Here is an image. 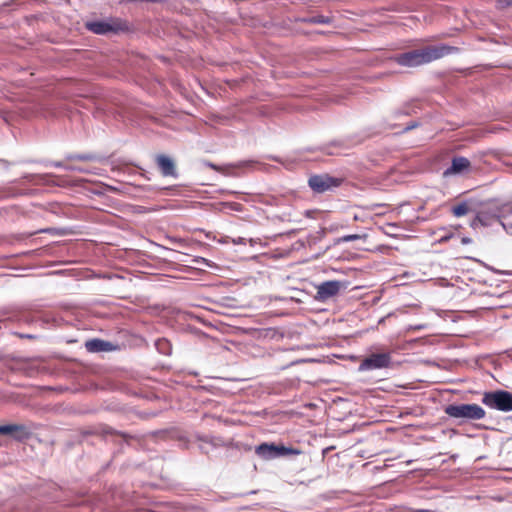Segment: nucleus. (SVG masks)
I'll return each instance as SVG.
<instances>
[{"instance_id":"obj_38","label":"nucleus","mask_w":512,"mask_h":512,"mask_svg":"<svg viewBox=\"0 0 512 512\" xmlns=\"http://www.w3.org/2000/svg\"><path fill=\"white\" fill-rule=\"evenodd\" d=\"M330 247H331L330 245H329V246H326V247L322 250V252H320V253H318V254H317V257H318V256H320V255H322V254H324V253H325V252H326Z\"/></svg>"},{"instance_id":"obj_37","label":"nucleus","mask_w":512,"mask_h":512,"mask_svg":"<svg viewBox=\"0 0 512 512\" xmlns=\"http://www.w3.org/2000/svg\"><path fill=\"white\" fill-rule=\"evenodd\" d=\"M56 231V234L58 235H65L66 232H65V229L63 228H60V229H54Z\"/></svg>"},{"instance_id":"obj_7","label":"nucleus","mask_w":512,"mask_h":512,"mask_svg":"<svg viewBox=\"0 0 512 512\" xmlns=\"http://www.w3.org/2000/svg\"><path fill=\"white\" fill-rule=\"evenodd\" d=\"M343 179L331 176L328 173L314 174L308 178L309 188L316 194H323L340 187Z\"/></svg>"},{"instance_id":"obj_8","label":"nucleus","mask_w":512,"mask_h":512,"mask_svg":"<svg viewBox=\"0 0 512 512\" xmlns=\"http://www.w3.org/2000/svg\"><path fill=\"white\" fill-rule=\"evenodd\" d=\"M504 207L505 206H497L495 208H489L477 212L470 222V227L475 230L479 226L490 227L494 222H499Z\"/></svg>"},{"instance_id":"obj_12","label":"nucleus","mask_w":512,"mask_h":512,"mask_svg":"<svg viewBox=\"0 0 512 512\" xmlns=\"http://www.w3.org/2000/svg\"><path fill=\"white\" fill-rule=\"evenodd\" d=\"M86 28L94 34L106 35L109 33H117L121 30V25L116 22L108 21H88L85 24Z\"/></svg>"},{"instance_id":"obj_6","label":"nucleus","mask_w":512,"mask_h":512,"mask_svg":"<svg viewBox=\"0 0 512 512\" xmlns=\"http://www.w3.org/2000/svg\"><path fill=\"white\" fill-rule=\"evenodd\" d=\"M481 402L488 408L507 413L512 411V392L503 389L486 391Z\"/></svg>"},{"instance_id":"obj_20","label":"nucleus","mask_w":512,"mask_h":512,"mask_svg":"<svg viewBox=\"0 0 512 512\" xmlns=\"http://www.w3.org/2000/svg\"><path fill=\"white\" fill-rule=\"evenodd\" d=\"M362 238H366V235L348 234V235H344V236L334 239L333 245H338V244L344 243V242H351V241L359 240Z\"/></svg>"},{"instance_id":"obj_35","label":"nucleus","mask_w":512,"mask_h":512,"mask_svg":"<svg viewBox=\"0 0 512 512\" xmlns=\"http://www.w3.org/2000/svg\"><path fill=\"white\" fill-rule=\"evenodd\" d=\"M461 243H462V244H470V243H472V239H471V238H469V237H463V238L461 239Z\"/></svg>"},{"instance_id":"obj_19","label":"nucleus","mask_w":512,"mask_h":512,"mask_svg":"<svg viewBox=\"0 0 512 512\" xmlns=\"http://www.w3.org/2000/svg\"><path fill=\"white\" fill-rule=\"evenodd\" d=\"M499 223L507 234L512 235V218L511 215H507L505 209L502 212Z\"/></svg>"},{"instance_id":"obj_28","label":"nucleus","mask_w":512,"mask_h":512,"mask_svg":"<svg viewBox=\"0 0 512 512\" xmlns=\"http://www.w3.org/2000/svg\"><path fill=\"white\" fill-rule=\"evenodd\" d=\"M227 205L230 207V209L237 211V212H241L243 210V205L240 203L230 202V203H227Z\"/></svg>"},{"instance_id":"obj_33","label":"nucleus","mask_w":512,"mask_h":512,"mask_svg":"<svg viewBox=\"0 0 512 512\" xmlns=\"http://www.w3.org/2000/svg\"><path fill=\"white\" fill-rule=\"evenodd\" d=\"M15 334L18 335L20 338H25V339H34L36 337L33 334H24V333H15Z\"/></svg>"},{"instance_id":"obj_5","label":"nucleus","mask_w":512,"mask_h":512,"mask_svg":"<svg viewBox=\"0 0 512 512\" xmlns=\"http://www.w3.org/2000/svg\"><path fill=\"white\" fill-rule=\"evenodd\" d=\"M393 364L392 354L387 350L372 351L363 357L357 371L368 372L391 368Z\"/></svg>"},{"instance_id":"obj_2","label":"nucleus","mask_w":512,"mask_h":512,"mask_svg":"<svg viewBox=\"0 0 512 512\" xmlns=\"http://www.w3.org/2000/svg\"><path fill=\"white\" fill-rule=\"evenodd\" d=\"M444 413L459 424L483 419L486 415L484 408L476 403H450L443 407Z\"/></svg>"},{"instance_id":"obj_34","label":"nucleus","mask_w":512,"mask_h":512,"mask_svg":"<svg viewBox=\"0 0 512 512\" xmlns=\"http://www.w3.org/2000/svg\"><path fill=\"white\" fill-rule=\"evenodd\" d=\"M205 445H206V444L201 443V444L199 445V450H200V451H201V453H203V454H208V453H209V450L207 449V447H206Z\"/></svg>"},{"instance_id":"obj_23","label":"nucleus","mask_w":512,"mask_h":512,"mask_svg":"<svg viewBox=\"0 0 512 512\" xmlns=\"http://www.w3.org/2000/svg\"><path fill=\"white\" fill-rule=\"evenodd\" d=\"M192 262L195 263V264H198V265H205L207 267H214L215 264L211 261V260H208L204 257H201V256H196L192 259Z\"/></svg>"},{"instance_id":"obj_32","label":"nucleus","mask_w":512,"mask_h":512,"mask_svg":"<svg viewBox=\"0 0 512 512\" xmlns=\"http://www.w3.org/2000/svg\"><path fill=\"white\" fill-rule=\"evenodd\" d=\"M203 164L206 166V167H209L215 171H219V168L218 166L215 164V163H212L210 161H203Z\"/></svg>"},{"instance_id":"obj_4","label":"nucleus","mask_w":512,"mask_h":512,"mask_svg":"<svg viewBox=\"0 0 512 512\" xmlns=\"http://www.w3.org/2000/svg\"><path fill=\"white\" fill-rule=\"evenodd\" d=\"M87 435H95L99 437L100 440L106 443H112L118 446L117 450L113 452V455L122 453L124 447L130 445V441L134 440L136 437L127 432L118 431L108 425H103L100 428L94 431H88L84 433V437Z\"/></svg>"},{"instance_id":"obj_39","label":"nucleus","mask_w":512,"mask_h":512,"mask_svg":"<svg viewBox=\"0 0 512 512\" xmlns=\"http://www.w3.org/2000/svg\"><path fill=\"white\" fill-rule=\"evenodd\" d=\"M243 241H244V239H243V238H241V237H239L237 240H234L233 242H234L235 244H240V243H243Z\"/></svg>"},{"instance_id":"obj_44","label":"nucleus","mask_w":512,"mask_h":512,"mask_svg":"<svg viewBox=\"0 0 512 512\" xmlns=\"http://www.w3.org/2000/svg\"><path fill=\"white\" fill-rule=\"evenodd\" d=\"M417 512H427L426 510H418Z\"/></svg>"},{"instance_id":"obj_42","label":"nucleus","mask_w":512,"mask_h":512,"mask_svg":"<svg viewBox=\"0 0 512 512\" xmlns=\"http://www.w3.org/2000/svg\"><path fill=\"white\" fill-rule=\"evenodd\" d=\"M506 213H507V215H511V218H512V207H511V208L509 209V211H508V212H506Z\"/></svg>"},{"instance_id":"obj_3","label":"nucleus","mask_w":512,"mask_h":512,"mask_svg":"<svg viewBox=\"0 0 512 512\" xmlns=\"http://www.w3.org/2000/svg\"><path fill=\"white\" fill-rule=\"evenodd\" d=\"M255 454L262 460L270 461L278 458L297 456L302 451L283 442H261L255 446Z\"/></svg>"},{"instance_id":"obj_29","label":"nucleus","mask_w":512,"mask_h":512,"mask_svg":"<svg viewBox=\"0 0 512 512\" xmlns=\"http://www.w3.org/2000/svg\"><path fill=\"white\" fill-rule=\"evenodd\" d=\"M497 6L499 8H506L512 6V0H497Z\"/></svg>"},{"instance_id":"obj_16","label":"nucleus","mask_w":512,"mask_h":512,"mask_svg":"<svg viewBox=\"0 0 512 512\" xmlns=\"http://www.w3.org/2000/svg\"><path fill=\"white\" fill-rule=\"evenodd\" d=\"M472 202L473 201L471 199H466V200L459 202L456 205H453L451 207V213L456 218L465 216L467 213L473 211Z\"/></svg>"},{"instance_id":"obj_24","label":"nucleus","mask_w":512,"mask_h":512,"mask_svg":"<svg viewBox=\"0 0 512 512\" xmlns=\"http://www.w3.org/2000/svg\"><path fill=\"white\" fill-rule=\"evenodd\" d=\"M65 169L68 170V171H77V172H80V173H93V174H97L95 171L86 169L84 167L75 166V165H69L68 167H65Z\"/></svg>"},{"instance_id":"obj_15","label":"nucleus","mask_w":512,"mask_h":512,"mask_svg":"<svg viewBox=\"0 0 512 512\" xmlns=\"http://www.w3.org/2000/svg\"><path fill=\"white\" fill-rule=\"evenodd\" d=\"M67 160H79V161H95V162H103L106 160V157L100 155L98 153H73L68 154L66 156Z\"/></svg>"},{"instance_id":"obj_26","label":"nucleus","mask_w":512,"mask_h":512,"mask_svg":"<svg viewBox=\"0 0 512 512\" xmlns=\"http://www.w3.org/2000/svg\"><path fill=\"white\" fill-rule=\"evenodd\" d=\"M42 163H43L46 167L51 166V167L64 168V169H65V167H68V166H69V165H64V163H63V162H61V161H44V162H42Z\"/></svg>"},{"instance_id":"obj_18","label":"nucleus","mask_w":512,"mask_h":512,"mask_svg":"<svg viewBox=\"0 0 512 512\" xmlns=\"http://www.w3.org/2000/svg\"><path fill=\"white\" fill-rule=\"evenodd\" d=\"M154 346L158 353L164 356H170L172 354V344L167 338H158L154 342Z\"/></svg>"},{"instance_id":"obj_41","label":"nucleus","mask_w":512,"mask_h":512,"mask_svg":"<svg viewBox=\"0 0 512 512\" xmlns=\"http://www.w3.org/2000/svg\"><path fill=\"white\" fill-rule=\"evenodd\" d=\"M22 319H23L24 321H27V322H28V321H30V317H29V315H23V316H22Z\"/></svg>"},{"instance_id":"obj_13","label":"nucleus","mask_w":512,"mask_h":512,"mask_svg":"<svg viewBox=\"0 0 512 512\" xmlns=\"http://www.w3.org/2000/svg\"><path fill=\"white\" fill-rule=\"evenodd\" d=\"M156 164L164 177L178 178L179 173L175 161L168 155L159 154L156 156Z\"/></svg>"},{"instance_id":"obj_31","label":"nucleus","mask_w":512,"mask_h":512,"mask_svg":"<svg viewBox=\"0 0 512 512\" xmlns=\"http://www.w3.org/2000/svg\"><path fill=\"white\" fill-rule=\"evenodd\" d=\"M420 125H421V123H419L417 121H410L409 123L406 124V126L404 128H409V129L418 128Z\"/></svg>"},{"instance_id":"obj_40","label":"nucleus","mask_w":512,"mask_h":512,"mask_svg":"<svg viewBox=\"0 0 512 512\" xmlns=\"http://www.w3.org/2000/svg\"><path fill=\"white\" fill-rule=\"evenodd\" d=\"M312 213H314V211L307 210V211L305 212V215H306L307 217H311V214H312Z\"/></svg>"},{"instance_id":"obj_14","label":"nucleus","mask_w":512,"mask_h":512,"mask_svg":"<svg viewBox=\"0 0 512 512\" xmlns=\"http://www.w3.org/2000/svg\"><path fill=\"white\" fill-rule=\"evenodd\" d=\"M471 168V162L468 158L464 156H454L451 159V164L448 168H446L443 172V175L452 176V175H462L465 172H468Z\"/></svg>"},{"instance_id":"obj_36","label":"nucleus","mask_w":512,"mask_h":512,"mask_svg":"<svg viewBox=\"0 0 512 512\" xmlns=\"http://www.w3.org/2000/svg\"><path fill=\"white\" fill-rule=\"evenodd\" d=\"M0 163H2L6 169H8L10 166V163L4 159H0Z\"/></svg>"},{"instance_id":"obj_30","label":"nucleus","mask_w":512,"mask_h":512,"mask_svg":"<svg viewBox=\"0 0 512 512\" xmlns=\"http://www.w3.org/2000/svg\"><path fill=\"white\" fill-rule=\"evenodd\" d=\"M479 263H481L484 267H486L487 269L493 271L494 273H498V274H506L507 272H504V271H500V270H497L495 269L494 267L484 263L483 261L481 260H477Z\"/></svg>"},{"instance_id":"obj_22","label":"nucleus","mask_w":512,"mask_h":512,"mask_svg":"<svg viewBox=\"0 0 512 512\" xmlns=\"http://www.w3.org/2000/svg\"><path fill=\"white\" fill-rule=\"evenodd\" d=\"M326 235V229L321 228L319 229L314 235H310L308 242L309 244H316L318 241H320L324 236Z\"/></svg>"},{"instance_id":"obj_17","label":"nucleus","mask_w":512,"mask_h":512,"mask_svg":"<svg viewBox=\"0 0 512 512\" xmlns=\"http://www.w3.org/2000/svg\"><path fill=\"white\" fill-rule=\"evenodd\" d=\"M207 445H210L213 449H217V448H220V447L238 448V444L234 443L232 440L231 441H226L222 437L214 436V435H210L209 436L208 444Z\"/></svg>"},{"instance_id":"obj_43","label":"nucleus","mask_w":512,"mask_h":512,"mask_svg":"<svg viewBox=\"0 0 512 512\" xmlns=\"http://www.w3.org/2000/svg\"><path fill=\"white\" fill-rule=\"evenodd\" d=\"M33 251H26L24 254H30L32 253Z\"/></svg>"},{"instance_id":"obj_27","label":"nucleus","mask_w":512,"mask_h":512,"mask_svg":"<svg viewBox=\"0 0 512 512\" xmlns=\"http://www.w3.org/2000/svg\"><path fill=\"white\" fill-rule=\"evenodd\" d=\"M209 436L210 435H206V434H201V433H196L195 434V439L203 444H208V439H209Z\"/></svg>"},{"instance_id":"obj_9","label":"nucleus","mask_w":512,"mask_h":512,"mask_svg":"<svg viewBox=\"0 0 512 512\" xmlns=\"http://www.w3.org/2000/svg\"><path fill=\"white\" fill-rule=\"evenodd\" d=\"M317 293L314 299L318 302H326L337 296L345 284L339 280H327L320 283L317 287Z\"/></svg>"},{"instance_id":"obj_11","label":"nucleus","mask_w":512,"mask_h":512,"mask_svg":"<svg viewBox=\"0 0 512 512\" xmlns=\"http://www.w3.org/2000/svg\"><path fill=\"white\" fill-rule=\"evenodd\" d=\"M84 346L86 350L90 353H101L120 350V345L100 338L89 339L85 342Z\"/></svg>"},{"instance_id":"obj_25","label":"nucleus","mask_w":512,"mask_h":512,"mask_svg":"<svg viewBox=\"0 0 512 512\" xmlns=\"http://www.w3.org/2000/svg\"><path fill=\"white\" fill-rule=\"evenodd\" d=\"M342 146H344L342 141L335 140V141L330 142L329 146L324 148V151L327 152L328 154H334V151L332 148L342 147Z\"/></svg>"},{"instance_id":"obj_1","label":"nucleus","mask_w":512,"mask_h":512,"mask_svg":"<svg viewBox=\"0 0 512 512\" xmlns=\"http://www.w3.org/2000/svg\"><path fill=\"white\" fill-rule=\"evenodd\" d=\"M458 48L448 45L425 46L394 56L392 59L404 67H418L457 52Z\"/></svg>"},{"instance_id":"obj_21","label":"nucleus","mask_w":512,"mask_h":512,"mask_svg":"<svg viewBox=\"0 0 512 512\" xmlns=\"http://www.w3.org/2000/svg\"><path fill=\"white\" fill-rule=\"evenodd\" d=\"M257 164H258V162L254 161V160H243V161H239L237 163L231 164V166L234 168H239V169H251V168H254V166Z\"/></svg>"},{"instance_id":"obj_10","label":"nucleus","mask_w":512,"mask_h":512,"mask_svg":"<svg viewBox=\"0 0 512 512\" xmlns=\"http://www.w3.org/2000/svg\"><path fill=\"white\" fill-rule=\"evenodd\" d=\"M0 435L10 437L16 441H25L30 438L31 431L24 424L8 423L0 425Z\"/></svg>"}]
</instances>
